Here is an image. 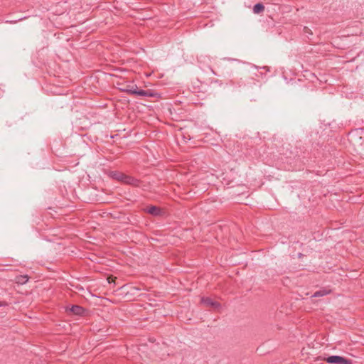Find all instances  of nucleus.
<instances>
[{
    "label": "nucleus",
    "mask_w": 364,
    "mask_h": 364,
    "mask_svg": "<svg viewBox=\"0 0 364 364\" xmlns=\"http://www.w3.org/2000/svg\"><path fill=\"white\" fill-rule=\"evenodd\" d=\"M120 90L122 92H127L129 95H139V96H143V97H160V95L157 92H154L151 90H138V87L136 85H127L124 87L120 88Z\"/></svg>",
    "instance_id": "1"
},
{
    "label": "nucleus",
    "mask_w": 364,
    "mask_h": 364,
    "mask_svg": "<svg viewBox=\"0 0 364 364\" xmlns=\"http://www.w3.org/2000/svg\"><path fill=\"white\" fill-rule=\"evenodd\" d=\"M328 363H335V364H353L352 360L350 359H347L344 357L338 356V355H332L329 356L327 358H324Z\"/></svg>",
    "instance_id": "2"
},
{
    "label": "nucleus",
    "mask_w": 364,
    "mask_h": 364,
    "mask_svg": "<svg viewBox=\"0 0 364 364\" xmlns=\"http://www.w3.org/2000/svg\"><path fill=\"white\" fill-rule=\"evenodd\" d=\"M122 183L126 185L132 186L134 187H139L141 181L133 176L124 174V177Z\"/></svg>",
    "instance_id": "3"
},
{
    "label": "nucleus",
    "mask_w": 364,
    "mask_h": 364,
    "mask_svg": "<svg viewBox=\"0 0 364 364\" xmlns=\"http://www.w3.org/2000/svg\"><path fill=\"white\" fill-rule=\"evenodd\" d=\"M67 311H70L72 312L74 315L77 316H82L84 314L85 310L83 307L78 306V305H73L68 309Z\"/></svg>",
    "instance_id": "4"
},
{
    "label": "nucleus",
    "mask_w": 364,
    "mask_h": 364,
    "mask_svg": "<svg viewBox=\"0 0 364 364\" xmlns=\"http://www.w3.org/2000/svg\"><path fill=\"white\" fill-rule=\"evenodd\" d=\"M124 174L125 173L120 172V171H110L109 173V176L112 178L122 183V180L124 179Z\"/></svg>",
    "instance_id": "5"
},
{
    "label": "nucleus",
    "mask_w": 364,
    "mask_h": 364,
    "mask_svg": "<svg viewBox=\"0 0 364 364\" xmlns=\"http://www.w3.org/2000/svg\"><path fill=\"white\" fill-rule=\"evenodd\" d=\"M201 302L206 305L207 306H213L215 308L219 307L220 304L216 301H213L209 297H203L201 299Z\"/></svg>",
    "instance_id": "6"
},
{
    "label": "nucleus",
    "mask_w": 364,
    "mask_h": 364,
    "mask_svg": "<svg viewBox=\"0 0 364 364\" xmlns=\"http://www.w3.org/2000/svg\"><path fill=\"white\" fill-rule=\"evenodd\" d=\"M29 279V277L27 274L18 275L15 277L14 282L18 285L25 284Z\"/></svg>",
    "instance_id": "7"
},
{
    "label": "nucleus",
    "mask_w": 364,
    "mask_h": 364,
    "mask_svg": "<svg viewBox=\"0 0 364 364\" xmlns=\"http://www.w3.org/2000/svg\"><path fill=\"white\" fill-rule=\"evenodd\" d=\"M146 213L155 216L159 215L161 214V209L154 205L146 207Z\"/></svg>",
    "instance_id": "8"
},
{
    "label": "nucleus",
    "mask_w": 364,
    "mask_h": 364,
    "mask_svg": "<svg viewBox=\"0 0 364 364\" xmlns=\"http://www.w3.org/2000/svg\"><path fill=\"white\" fill-rule=\"evenodd\" d=\"M331 292V289H321L319 291H316L314 294L313 296L314 297L323 296H326L327 294H329Z\"/></svg>",
    "instance_id": "9"
},
{
    "label": "nucleus",
    "mask_w": 364,
    "mask_h": 364,
    "mask_svg": "<svg viewBox=\"0 0 364 364\" xmlns=\"http://www.w3.org/2000/svg\"><path fill=\"white\" fill-rule=\"evenodd\" d=\"M264 10V6L262 4L258 3L253 7V11L255 14H259Z\"/></svg>",
    "instance_id": "10"
},
{
    "label": "nucleus",
    "mask_w": 364,
    "mask_h": 364,
    "mask_svg": "<svg viewBox=\"0 0 364 364\" xmlns=\"http://www.w3.org/2000/svg\"><path fill=\"white\" fill-rule=\"evenodd\" d=\"M103 301H104V304H104L105 306V305H107V304H106L107 302H112V303H114V301H112V300H110V299H107V298H104V299H103Z\"/></svg>",
    "instance_id": "11"
},
{
    "label": "nucleus",
    "mask_w": 364,
    "mask_h": 364,
    "mask_svg": "<svg viewBox=\"0 0 364 364\" xmlns=\"http://www.w3.org/2000/svg\"><path fill=\"white\" fill-rule=\"evenodd\" d=\"M115 279H116V277H107V281L109 283H111L112 282H114Z\"/></svg>",
    "instance_id": "12"
},
{
    "label": "nucleus",
    "mask_w": 364,
    "mask_h": 364,
    "mask_svg": "<svg viewBox=\"0 0 364 364\" xmlns=\"http://www.w3.org/2000/svg\"><path fill=\"white\" fill-rule=\"evenodd\" d=\"M3 306V304L2 302L0 301V306Z\"/></svg>",
    "instance_id": "13"
}]
</instances>
